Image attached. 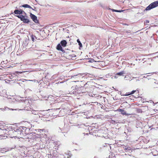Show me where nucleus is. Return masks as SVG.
Here are the masks:
<instances>
[{"mask_svg": "<svg viewBox=\"0 0 158 158\" xmlns=\"http://www.w3.org/2000/svg\"><path fill=\"white\" fill-rule=\"evenodd\" d=\"M2 151V149H1V150H0V151Z\"/></svg>", "mask_w": 158, "mask_h": 158, "instance_id": "nucleus-30", "label": "nucleus"}, {"mask_svg": "<svg viewBox=\"0 0 158 158\" xmlns=\"http://www.w3.org/2000/svg\"><path fill=\"white\" fill-rule=\"evenodd\" d=\"M20 7H23L24 8H28L29 9H32V10H34L28 4H24L20 6Z\"/></svg>", "mask_w": 158, "mask_h": 158, "instance_id": "nucleus-6", "label": "nucleus"}, {"mask_svg": "<svg viewBox=\"0 0 158 158\" xmlns=\"http://www.w3.org/2000/svg\"><path fill=\"white\" fill-rule=\"evenodd\" d=\"M77 42L78 43L80 47L82 46V44L81 43L80 41L79 40V39H77Z\"/></svg>", "mask_w": 158, "mask_h": 158, "instance_id": "nucleus-11", "label": "nucleus"}, {"mask_svg": "<svg viewBox=\"0 0 158 158\" xmlns=\"http://www.w3.org/2000/svg\"><path fill=\"white\" fill-rule=\"evenodd\" d=\"M129 9H126V10H129Z\"/></svg>", "mask_w": 158, "mask_h": 158, "instance_id": "nucleus-31", "label": "nucleus"}, {"mask_svg": "<svg viewBox=\"0 0 158 158\" xmlns=\"http://www.w3.org/2000/svg\"><path fill=\"white\" fill-rule=\"evenodd\" d=\"M30 16L32 20L35 23H38L39 21L37 19V17L33 14L31 13Z\"/></svg>", "mask_w": 158, "mask_h": 158, "instance_id": "nucleus-4", "label": "nucleus"}, {"mask_svg": "<svg viewBox=\"0 0 158 158\" xmlns=\"http://www.w3.org/2000/svg\"><path fill=\"white\" fill-rule=\"evenodd\" d=\"M61 45L63 47H65L66 46L67 44V42L65 40H62L60 43Z\"/></svg>", "mask_w": 158, "mask_h": 158, "instance_id": "nucleus-7", "label": "nucleus"}, {"mask_svg": "<svg viewBox=\"0 0 158 158\" xmlns=\"http://www.w3.org/2000/svg\"><path fill=\"white\" fill-rule=\"evenodd\" d=\"M124 74V72L123 71H122L120 72L117 73L116 74V75L114 76L115 78H117V77L116 76V75H119V76H122Z\"/></svg>", "mask_w": 158, "mask_h": 158, "instance_id": "nucleus-8", "label": "nucleus"}, {"mask_svg": "<svg viewBox=\"0 0 158 158\" xmlns=\"http://www.w3.org/2000/svg\"><path fill=\"white\" fill-rule=\"evenodd\" d=\"M144 77V78H147V77H145V76H144V77Z\"/></svg>", "mask_w": 158, "mask_h": 158, "instance_id": "nucleus-28", "label": "nucleus"}, {"mask_svg": "<svg viewBox=\"0 0 158 158\" xmlns=\"http://www.w3.org/2000/svg\"><path fill=\"white\" fill-rule=\"evenodd\" d=\"M3 130V129H2L1 128H0V130Z\"/></svg>", "mask_w": 158, "mask_h": 158, "instance_id": "nucleus-27", "label": "nucleus"}, {"mask_svg": "<svg viewBox=\"0 0 158 158\" xmlns=\"http://www.w3.org/2000/svg\"><path fill=\"white\" fill-rule=\"evenodd\" d=\"M13 75H14L17 76H18V73H16L15 72V73H13Z\"/></svg>", "mask_w": 158, "mask_h": 158, "instance_id": "nucleus-18", "label": "nucleus"}, {"mask_svg": "<svg viewBox=\"0 0 158 158\" xmlns=\"http://www.w3.org/2000/svg\"><path fill=\"white\" fill-rule=\"evenodd\" d=\"M26 128L25 127H20L18 128H16L15 130V134L16 135L19 137H21L23 134V130H24Z\"/></svg>", "mask_w": 158, "mask_h": 158, "instance_id": "nucleus-2", "label": "nucleus"}, {"mask_svg": "<svg viewBox=\"0 0 158 158\" xmlns=\"http://www.w3.org/2000/svg\"><path fill=\"white\" fill-rule=\"evenodd\" d=\"M109 10H114V9H112L109 8Z\"/></svg>", "mask_w": 158, "mask_h": 158, "instance_id": "nucleus-25", "label": "nucleus"}, {"mask_svg": "<svg viewBox=\"0 0 158 158\" xmlns=\"http://www.w3.org/2000/svg\"><path fill=\"white\" fill-rule=\"evenodd\" d=\"M123 148L125 150H131V148L130 147H127V146H124Z\"/></svg>", "mask_w": 158, "mask_h": 158, "instance_id": "nucleus-10", "label": "nucleus"}, {"mask_svg": "<svg viewBox=\"0 0 158 158\" xmlns=\"http://www.w3.org/2000/svg\"><path fill=\"white\" fill-rule=\"evenodd\" d=\"M158 6V0L150 4L147 7L145 10H150Z\"/></svg>", "mask_w": 158, "mask_h": 158, "instance_id": "nucleus-3", "label": "nucleus"}, {"mask_svg": "<svg viewBox=\"0 0 158 158\" xmlns=\"http://www.w3.org/2000/svg\"><path fill=\"white\" fill-rule=\"evenodd\" d=\"M41 81V80L40 81H40Z\"/></svg>", "mask_w": 158, "mask_h": 158, "instance_id": "nucleus-32", "label": "nucleus"}, {"mask_svg": "<svg viewBox=\"0 0 158 158\" xmlns=\"http://www.w3.org/2000/svg\"><path fill=\"white\" fill-rule=\"evenodd\" d=\"M135 81H139V80L137 79H136V77H135Z\"/></svg>", "mask_w": 158, "mask_h": 158, "instance_id": "nucleus-22", "label": "nucleus"}, {"mask_svg": "<svg viewBox=\"0 0 158 158\" xmlns=\"http://www.w3.org/2000/svg\"><path fill=\"white\" fill-rule=\"evenodd\" d=\"M26 81H33V80H26Z\"/></svg>", "mask_w": 158, "mask_h": 158, "instance_id": "nucleus-26", "label": "nucleus"}, {"mask_svg": "<svg viewBox=\"0 0 158 158\" xmlns=\"http://www.w3.org/2000/svg\"><path fill=\"white\" fill-rule=\"evenodd\" d=\"M56 49L57 50L61 51L63 52H64V51L63 50L61 44H59L57 47H56Z\"/></svg>", "mask_w": 158, "mask_h": 158, "instance_id": "nucleus-5", "label": "nucleus"}, {"mask_svg": "<svg viewBox=\"0 0 158 158\" xmlns=\"http://www.w3.org/2000/svg\"><path fill=\"white\" fill-rule=\"evenodd\" d=\"M77 75H75L72 76L73 77L75 78L77 76Z\"/></svg>", "mask_w": 158, "mask_h": 158, "instance_id": "nucleus-23", "label": "nucleus"}, {"mask_svg": "<svg viewBox=\"0 0 158 158\" xmlns=\"http://www.w3.org/2000/svg\"><path fill=\"white\" fill-rule=\"evenodd\" d=\"M24 71H22V72H18V71H16L15 72L16 73H22L23 72H24Z\"/></svg>", "mask_w": 158, "mask_h": 158, "instance_id": "nucleus-14", "label": "nucleus"}, {"mask_svg": "<svg viewBox=\"0 0 158 158\" xmlns=\"http://www.w3.org/2000/svg\"><path fill=\"white\" fill-rule=\"evenodd\" d=\"M23 11V10H14V13L16 15V16L19 18H20L21 20L23 23H28L29 22V20L22 15V14H25V13Z\"/></svg>", "mask_w": 158, "mask_h": 158, "instance_id": "nucleus-1", "label": "nucleus"}, {"mask_svg": "<svg viewBox=\"0 0 158 158\" xmlns=\"http://www.w3.org/2000/svg\"><path fill=\"white\" fill-rule=\"evenodd\" d=\"M124 10H112V11H114L117 12H121L123 11Z\"/></svg>", "mask_w": 158, "mask_h": 158, "instance_id": "nucleus-16", "label": "nucleus"}, {"mask_svg": "<svg viewBox=\"0 0 158 158\" xmlns=\"http://www.w3.org/2000/svg\"><path fill=\"white\" fill-rule=\"evenodd\" d=\"M136 91V90H133L131 91V93L130 94H132L134 93Z\"/></svg>", "mask_w": 158, "mask_h": 158, "instance_id": "nucleus-17", "label": "nucleus"}, {"mask_svg": "<svg viewBox=\"0 0 158 158\" xmlns=\"http://www.w3.org/2000/svg\"><path fill=\"white\" fill-rule=\"evenodd\" d=\"M7 62V60H6L5 61H2V62H1V64L3 65L4 64H6Z\"/></svg>", "mask_w": 158, "mask_h": 158, "instance_id": "nucleus-12", "label": "nucleus"}, {"mask_svg": "<svg viewBox=\"0 0 158 158\" xmlns=\"http://www.w3.org/2000/svg\"><path fill=\"white\" fill-rule=\"evenodd\" d=\"M33 113L34 114H36L37 113H38L37 112V111H35Z\"/></svg>", "mask_w": 158, "mask_h": 158, "instance_id": "nucleus-20", "label": "nucleus"}, {"mask_svg": "<svg viewBox=\"0 0 158 158\" xmlns=\"http://www.w3.org/2000/svg\"><path fill=\"white\" fill-rule=\"evenodd\" d=\"M34 52L35 53H37V54L38 53V52H39L37 50H35Z\"/></svg>", "mask_w": 158, "mask_h": 158, "instance_id": "nucleus-19", "label": "nucleus"}, {"mask_svg": "<svg viewBox=\"0 0 158 158\" xmlns=\"http://www.w3.org/2000/svg\"><path fill=\"white\" fill-rule=\"evenodd\" d=\"M149 20H146L144 22V24H146V23H149Z\"/></svg>", "mask_w": 158, "mask_h": 158, "instance_id": "nucleus-15", "label": "nucleus"}, {"mask_svg": "<svg viewBox=\"0 0 158 158\" xmlns=\"http://www.w3.org/2000/svg\"><path fill=\"white\" fill-rule=\"evenodd\" d=\"M36 37L35 36H34V35H32L31 36V40H32L33 41H34L35 40H34V38H36Z\"/></svg>", "mask_w": 158, "mask_h": 158, "instance_id": "nucleus-13", "label": "nucleus"}, {"mask_svg": "<svg viewBox=\"0 0 158 158\" xmlns=\"http://www.w3.org/2000/svg\"><path fill=\"white\" fill-rule=\"evenodd\" d=\"M126 114H125V115H127V116L131 115V114H127V113H126Z\"/></svg>", "mask_w": 158, "mask_h": 158, "instance_id": "nucleus-24", "label": "nucleus"}, {"mask_svg": "<svg viewBox=\"0 0 158 158\" xmlns=\"http://www.w3.org/2000/svg\"><path fill=\"white\" fill-rule=\"evenodd\" d=\"M119 112H121V114L123 115L127 114L125 110L122 109H119L118 110Z\"/></svg>", "mask_w": 158, "mask_h": 158, "instance_id": "nucleus-9", "label": "nucleus"}, {"mask_svg": "<svg viewBox=\"0 0 158 158\" xmlns=\"http://www.w3.org/2000/svg\"><path fill=\"white\" fill-rule=\"evenodd\" d=\"M89 62H92V61H90V60H89Z\"/></svg>", "mask_w": 158, "mask_h": 158, "instance_id": "nucleus-29", "label": "nucleus"}, {"mask_svg": "<svg viewBox=\"0 0 158 158\" xmlns=\"http://www.w3.org/2000/svg\"><path fill=\"white\" fill-rule=\"evenodd\" d=\"M130 95H131L130 93V94H126L125 95V96H129Z\"/></svg>", "mask_w": 158, "mask_h": 158, "instance_id": "nucleus-21", "label": "nucleus"}]
</instances>
